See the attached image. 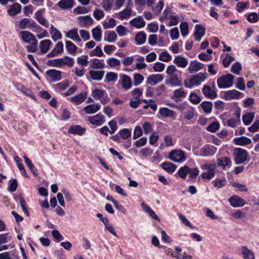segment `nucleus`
I'll list each match as a JSON object with an SVG mask.
<instances>
[{"label": "nucleus", "instance_id": "1", "mask_svg": "<svg viewBox=\"0 0 259 259\" xmlns=\"http://www.w3.org/2000/svg\"><path fill=\"white\" fill-rule=\"evenodd\" d=\"M22 39L26 43L30 45L26 47L28 52L34 53L37 49L38 41L34 34L28 31H22L20 32Z\"/></svg>", "mask_w": 259, "mask_h": 259}, {"label": "nucleus", "instance_id": "2", "mask_svg": "<svg viewBox=\"0 0 259 259\" xmlns=\"http://www.w3.org/2000/svg\"><path fill=\"white\" fill-rule=\"evenodd\" d=\"M206 79L205 73H199L192 75L188 79L184 81V86L186 88L190 89L194 86H198Z\"/></svg>", "mask_w": 259, "mask_h": 259}, {"label": "nucleus", "instance_id": "3", "mask_svg": "<svg viewBox=\"0 0 259 259\" xmlns=\"http://www.w3.org/2000/svg\"><path fill=\"white\" fill-rule=\"evenodd\" d=\"M74 63V60L73 58L68 56H64L61 58L51 59L48 61V64L50 66L56 67H61L64 65L72 67Z\"/></svg>", "mask_w": 259, "mask_h": 259}, {"label": "nucleus", "instance_id": "4", "mask_svg": "<svg viewBox=\"0 0 259 259\" xmlns=\"http://www.w3.org/2000/svg\"><path fill=\"white\" fill-rule=\"evenodd\" d=\"M234 76L228 73L223 75L217 79L218 87L220 89H226L231 87L233 84Z\"/></svg>", "mask_w": 259, "mask_h": 259}, {"label": "nucleus", "instance_id": "5", "mask_svg": "<svg viewBox=\"0 0 259 259\" xmlns=\"http://www.w3.org/2000/svg\"><path fill=\"white\" fill-rule=\"evenodd\" d=\"M233 154L235 158V162L236 164L244 162L246 160L248 156L247 151L240 148L234 149Z\"/></svg>", "mask_w": 259, "mask_h": 259}, {"label": "nucleus", "instance_id": "6", "mask_svg": "<svg viewBox=\"0 0 259 259\" xmlns=\"http://www.w3.org/2000/svg\"><path fill=\"white\" fill-rule=\"evenodd\" d=\"M168 158L175 162H182L186 160L185 152L180 150H173L168 154Z\"/></svg>", "mask_w": 259, "mask_h": 259}, {"label": "nucleus", "instance_id": "7", "mask_svg": "<svg viewBox=\"0 0 259 259\" xmlns=\"http://www.w3.org/2000/svg\"><path fill=\"white\" fill-rule=\"evenodd\" d=\"M19 27L20 29H30L31 28H39L40 26L33 20L28 18H23L19 23Z\"/></svg>", "mask_w": 259, "mask_h": 259}, {"label": "nucleus", "instance_id": "8", "mask_svg": "<svg viewBox=\"0 0 259 259\" xmlns=\"http://www.w3.org/2000/svg\"><path fill=\"white\" fill-rule=\"evenodd\" d=\"M217 147L210 145H206L201 148L200 155L207 157L213 156L217 152Z\"/></svg>", "mask_w": 259, "mask_h": 259}, {"label": "nucleus", "instance_id": "9", "mask_svg": "<svg viewBox=\"0 0 259 259\" xmlns=\"http://www.w3.org/2000/svg\"><path fill=\"white\" fill-rule=\"evenodd\" d=\"M45 12V9H41L34 14V18L37 21V22L41 25L46 28L49 27L48 21L42 16L43 14Z\"/></svg>", "mask_w": 259, "mask_h": 259}, {"label": "nucleus", "instance_id": "10", "mask_svg": "<svg viewBox=\"0 0 259 259\" xmlns=\"http://www.w3.org/2000/svg\"><path fill=\"white\" fill-rule=\"evenodd\" d=\"M230 205L233 207H240L243 206L245 204V201L238 195H234L228 199Z\"/></svg>", "mask_w": 259, "mask_h": 259}, {"label": "nucleus", "instance_id": "11", "mask_svg": "<svg viewBox=\"0 0 259 259\" xmlns=\"http://www.w3.org/2000/svg\"><path fill=\"white\" fill-rule=\"evenodd\" d=\"M120 78L118 82L123 89L127 90L132 88V81L130 76L126 74H121L120 75Z\"/></svg>", "mask_w": 259, "mask_h": 259}, {"label": "nucleus", "instance_id": "12", "mask_svg": "<svg viewBox=\"0 0 259 259\" xmlns=\"http://www.w3.org/2000/svg\"><path fill=\"white\" fill-rule=\"evenodd\" d=\"M77 21L81 27H89L94 22L93 19L89 15L79 16L77 17Z\"/></svg>", "mask_w": 259, "mask_h": 259}, {"label": "nucleus", "instance_id": "13", "mask_svg": "<svg viewBox=\"0 0 259 259\" xmlns=\"http://www.w3.org/2000/svg\"><path fill=\"white\" fill-rule=\"evenodd\" d=\"M163 79V76L160 74H152L149 75L146 81V84L154 86L161 81Z\"/></svg>", "mask_w": 259, "mask_h": 259}, {"label": "nucleus", "instance_id": "14", "mask_svg": "<svg viewBox=\"0 0 259 259\" xmlns=\"http://www.w3.org/2000/svg\"><path fill=\"white\" fill-rule=\"evenodd\" d=\"M194 37L197 41H200L205 33V28L200 24H197L195 27Z\"/></svg>", "mask_w": 259, "mask_h": 259}, {"label": "nucleus", "instance_id": "15", "mask_svg": "<svg viewBox=\"0 0 259 259\" xmlns=\"http://www.w3.org/2000/svg\"><path fill=\"white\" fill-rule=\"evenodd\" d=\"M46 73L54 82L60 81L62 79V72L59 70L50 69L47 71Z\"/></svg>", "mask_w": 259, "mask_h": 259}, {"label": "nucleus", "instance_id": "16", "mask_svg": "<svg viewBox=\"0 0 259 259\" xmlns=\"http://www.w3.org/2000/svg\"><path fill=\"white\" fill-rule=\"evenodd\" d=\"M204 65L197 61H192L189 64L188 70L190 73L193 74L202 69Z\"/></svg>", "mask_w": 259, "mask_h": 259}, {"label": "nucleus", "instance_id": "17", "mask_svg": "<svg viewBox=\"0 0 259 259\" xmlns=\"http://www.w3.org/2000/svg\"><path fill=\"white\" fill-rule=\"evenodd\" d=\"M243 94L236 90H232L226 92L224 94V98L227 100L239 99Z\"/></svg>", "mask_w": 259, "mask_h": 259}, {"label": "nucleus", "instance_id": "18", "mask_svg": "<svg viewBox=\"0 0 259 259\" xmlns=\"http://www.w3.org/2000/svg\"><path fill=\"white\" fill-rule=\"evenodd\" d=\"M202 92L205 97L210 99H214L217 97V92L212 90L211 87L209 85H204L202 89Z\"/></svg>", "mask_w": 259, "mask_h": 259}, {"label": "nucleus", "instance_id": "19", "mask_svg": "<svg viewBox=\"0 0 259 259\" xmlns=\"http://www.w3.org/2000/svg\"><path fill=\"white\" fill-rule=\"evenodd\" d=\"M65 36L68 38L71 39L74 41L77 42H80L81 41V39L78 33L77 28L72 29L66 32Z\"/></svg>", "mask_w": 259, "mask_h": 259}, {"label": "nucleus", "instance_id": "20", "mask_svg": "<svg viewBox=\"0 0 259 259\" xmlns=\"http://www.w3.org/2000/svg\"><path fill=\"white\" fill-rule=\"evenodd\" d=\"M89 120L91 123L96 125H100L105 121L104 116L100 114L92 117H89Z\"/></svg>", "mask_w": 259, "mask_h": 259}, {"label": "nucleus", "instance_id": "21", "mask_svg": "<svg viewBox=\"0 0 259 259\" xmlns=\"http://www.w3.org/2000/svg\"><path fill=\"white\" fill-rule=\"evenodd\" d=\"M130 24L137 28H141L145 26L146 23L142 16L135 18L130 22Z\"/></svg>", "mask_w": 259, "mask_h": 259}, {"label": "nucleus", "instance_id": "22", "mask_svg": "<svg viewBox=\"0 0 259 259\" xmlns=\"http://www.w3.org/2000/svg\"><path fill=\"white\" fill-rule=\"evenodd\" d=\"M173 62L179 67L185 68L188 65V61L181 55L176 56Z\"/></svg>", "mask_w": 259, "mask_h": 259}, {"label": "nucleus", "instance_id": "23", "mask_svg": "<svg viewBox=\"0 0 259 259\" xmlns=\"http://www.w3.org/2000/svg\"><path fill=\"white\" fill-rule=\"evenodd\" d=\"M241 253L244 259H255L254 252L246 246L242 247Z\"/></svg>", "mask_w": 259, "mask_h": 259}, {"label": "nucleus", "instance_id": "24", "mask_svg": "<svg viewBox=\"0 0 259 259\" xmlns=\"http://www.w3.org/2000/svg\"><path fill=\"white\" fill-rule=\"evenodd\" d=\"M101 108L99 104H90L84 107L83 110L87 114H93L99 111Z\"/></svg>", "mask_w": 259, "mask_h": 259}, {"label": "nucleus", "instance_id": "25", "mask_svg": "<svg viewBox=\"0 0 259 259\" xmlns=\"http://www.w3.org/2000/svg\"><path fill=\"white\" fill-rule=\"evenodd\" d=\"M57 5L62 10L68 9L73 7L74 1L73 0H61Z\"/></svg>", "mask_w": 259, "mask_h": 259}, {"label": "nucleus", "instance_id": "26", "mask_svg": "<svg viewBox=\"0 0 259 259\" xmlns=\"http://www.w3.org/2000/svg\"><path fill=\"white\" fill-rule=\"evenodd\" d=\"M86 129L78 125L71 126L68 130V132L71 134L78 135H82L85 131Z\"/></svg>", "mask_w": 259, "mask_h": 259}, {"label": "nucleus", "instance_id": "27", "mask_svg": "<svg viewBox=\"0 0 259 259\" xmlns=\"http://www.w3.org/2000/svg\"><path fill=\"white\" fill-rule=\"evenodd\" d=\"M234 143L237 145L245 146L251 143V140L246 137L242 136L234 139Z\"/></svg>", "mask_w": 259, "mask_h": 259}, {"label": "nucleus", "instance_id": "28", "mask_svg": "<svg viewBox=\"0 0 259 259\" xmlns=\"http://www.w3.org/2000/svg\"><path fill=\"white\" fill-rule=\"evenodd\" d=\"M21 8L22 7L19 4L14 3L11 6L10 9L8 10V12L11 16H15L21 12Z\"/></svg>", "mask_w": 259, "mask_h": 259}, {"label": "nucleus", "instance_id": "29", "mask_svg": "<svg viewBox=\"0 0 259 259\" xmlns=\"http://www.w3.org/2000/svg\"><path fill=\"white\" fill-rule=\"evenodd\" d=\"M159 114L164 117H175V112L168 108H160L159 110Z\"/></svg>", "mask_w": 259, "mask_h": 259}, {"label": "nucleus", "instance_id": "30", "mask_svg": "<svg viewBox=\"0 0 259 259\" xmlns=\"http://www.w3.org/2000/svg\"><path fill=\"white\" fill-rule=\"evenodd\" d=\"M104 71H95L90 70L89 72L90 75L92 79L94 80H101L104 76Z\"/></svg>", "mask_w": 259, "mask_h": 259}, {"label": "nucleus", "instance_id": "31", "mask_svg": "<svg viewBox=\"0 0 259 259\" xmlns=\"http://www.w3.org/2000/svg\"><path fill=\"white\" fill-rule=\"evenodd\" d=\"M87 97V93H81L71 98V101L76 104H79L82 103Z\"/></svg>", "mask_w": 259, "mask_h": 259}, {"label": "nucleus", "instance_id": "32", "mask_svg": "<svg viewBox=\"0 0 259 259\" xmlns=\"http://www.w3.org/2000/svg\"><path fill=\"white\" fill-rule=\"evenodd\" d=\"M170 83L171 85L178 87L181 85V81L177 74L170 75L168 80L165 81V84Z\"/></svg>", "mask_w": 259, "mask_h": 259}, {"label": "nucleus", "instance_id": "33", "mask_svg": "<svg viewBox=\"0 0 259 259\" xmlns=\"http://www.w3.org/2000/svg\"><path fill=\"white\" fill-rule=\"evenodd\" d=\"M187 93L184 91L182 89H179L175 90L173 92L172 98L178 102L180 101L181 98H185L186 96Z\"/></svg>", "mask_w": 259, "mask_h": 259}, {"label": "nucleus", "instance_id": "34", "mask_svg": "<svg viewBox=\"0 0 259 259\" xmlns=\"http://www.w3.org/2000/svg\"><path fill=\"white\" fill-rule=\"evenodd\" d=\"M50 33L52 35V38L55 41H56L57 40L62 38V34L61 32L57 29L55 28L53 25H51Z\"/></svg>", "mask_w": 259, "mask_h": 259}, {"label": "nucleus", "instance_id": "35", "mask_svg": "<svg viewBox=\"0 0 259 259\" xmlns=\"http://www.w3.org/2000/svg\"><path fill=\"white\" fill-rule=\"evenodd\" d=\"M146 34L143 31L139 32L135 36V41L137 45H141L145 42Z\"/></svg>", "mask_w": 259, "mask_h": 259}, {"label": "nucleus", "instance_id": "36", "mask_svg": "<svg viewBox=\"0 0 259 259\" xmlns=\"http://www.w3.org/2000/svg\"><path fill=\"white\" fill-rule=\"evenodd\" d=\"M92 33L93 38L97 41H100L102 37V30L99 26L92 29Z\"/></svg>", "mask_w": 259, "mask_h": 259}, {"label": "nucleus", "instance_id": "37", "mask_svg": "<svg viewBox=\"0 0 259 259\" xmlns=\"http://www.w3.org/2000/svg\"><path fill=\"white\" fill-rule=\"evenodd\" d=\"M51 41L49 39L42 40L40 42V49L42 53H46L50 49Z\"/></svg>", "mask_w": 259, "mask_h": 259}, {"label": "nucleus", "instance_id": "38", "mask_svg": "<svg viewBox=\"0 0 259 259\" xmlns=\"http://www.w3.org/2000/svg\"><path fill=\"white\" fill-rule=\"evenodd\" d=\"M103 60H101L97 58H94L92 60V66L91 68L93 69H102L104 67Z\"/></svg>", "mask_w": 259, "mask_h": 259}, {"label": "nucleus", "instance_id": "39", "mask_svg": "<svg viewBox=\"0 0 259 259\" xmlns=\"http://www.w3.org/2000/svg\"><path fill=\"white\" fill-rule=\"evenodd\" d=\"M65 44L66 48L69 54L73 55L76 53L77 47L72 42L67 40L65 42Z\"/></svg>", "mask_w": 259, "mask_h": 259}, {"label": "nucleus", "instance_id": "40", "mask_svg": "<svg viewBox=\"0 0 259 259\" xmlns=\"http://www.w3.org/2000/svg\"><path fill=\"white\" fill-rule=\"evenodd\" d=\"M254 117V113H247L242 116V120L244 124L248 125L251 123Z\"/></svg>", "mask_w": 259, "mask_h": 259}, {"label": "nucleus", "instance_id": "41", "mask_svg": "<svg viewBox=\"0 0 259 259\" xmlns=\"http://www.w3.org/2000/svg\"><path fill=\"white\" fill-rule=\"evenodd\" d=\"M212 184L214 187L221 188L226 186L227 180L225 178H223V179H216L215 180L212 181Z\"/></svg>", "mask_w": 259, "mask_h": 259}, {"label": "nucleus", "instance_id": "42", "mask_svg": "<svg viewBox=\"0 0 259 259\" xmlns=\"http://www.w3.org/2000/svg\"><path fill=\"white\" fill-rule=\"evenodd\" d=\"M200 106L203 109L206 113H210L212 111V103L211 102L204 101L202 102Z\"/></svg>", "mask_w": 259, "mask_h": 259}, {"label": "nucleus", "instance_id": "43", "mask_svg": "<svg viewBox=\"0 0 259 259\" xmlns=\"http://www.w3.org/2000/svg\"><path fill=\"white\" fill-rule=\"evenodd\" d=\"M69 85V82L68 81L61 82L53 85V87L57 92H61L66 90Z\"/></svg>", "mask_w": 259, "mask_h": 259}, {"label": "nucleus", "instance_id": "44", "mask_svg": "<svg viewBox=\"0 0 259 259\" xmlns=\"http://www.w3.org/2000/svg\"><path fill=\"white\" fill-rule=\"evenodd\" d=\"M195 109L193 107L188 106L184 112V117L187 120H191L194 116Z\"/></svg>", "mask_w": 259, "mask_h": 259}, {"label": "nucleus", "instance_id": "45", "mask_svg": "<svg viewBox=\"0 0 259 259\" xmlns=\"http://www.w3.org/2000/svg\"><path fill=\"white\" fill-rule=\"evenodd\" d=\"M163 169L168 172H174L177 168V166L170 162H163L161 164Z\"/></svg>", "mask_w": 259, "mask_h": 259}, {"label": "nucleus", "instance_id": "46", "mask_svg": "<svg viewBox=\"0 0 259 259\" xmlns=\"http://www.w3.org/2000/svg\"><path fill=\"white\" fill-rule=\"evenodd\" d=\"M231 163L230 158L228 157H224L217 159V164L221 166L225 167L229 165Z\"/></svg>", "mask_w": 259, "mask_h": 259}, {"label": "nucleus", "instance_id": "47", "mask_svg": "<svg viewBox=\"0 0 259 259\" xmlns=\"http://www.w3.org/2000/svg\"><path fill=\"white\" fill-rule=\"evenodd\" d=\"M132 10L131 9L126 8L119 13V17L121 19L128 18L132 15Z\"/></svg>", "mask_w": 259, "mask_h": 259}, {"label": "nucleus", "instance_id": "48", "mask_svg": "<svg viewBox=\"0 0 259 259\" xmlns=\"http://www.w3.org/2000/svg\"><path fill=\"white\" fill-rule=\"evenodd\" d=\"M189 166L184 165L180 168L178 171V175L183 179L185 180L186 178L187 175L188 174Z\"/></svg>", "mask_w": 259, "mask_h": 259}, {"label": "nucleus", "instance_id": "49", "mask_svg": "<svg viewBox=\"0 0 259 259\" xmlns=\"http://www.w3.org/2000/svg\"><path fill=\"white\" fill-rule=\"evenodd\" d=\"M159 59L162 61L168 62L171 60V56L167 52L163 51L160 53Z\"/></svg>", "mask_w": 259, "mask_h": 259}, {"label": "nucleus", "instance_id": "50", "mask_svg": "<svg viewBox=\"0 0 259 259\" xmlns=\"http://www.w3.org/2000/svg\"><path fill=\"white\" fill-rule=\"evenodd\" d=\"M214 169L207 170L206 172L202 173L201 176L203 179L210 180L214 177L215 175Z\"/></svg>", "mask_w": 259, "mask_h": 259}, {"label": "nucleus", "instance_id": "51", "mask_svg": "<svg viewBox=\"0 0 259 259\" xmlns=\"http://www.w3.org/2000/svg\"><path fill=\"white\" fill-rule=\"evenodd\" d=\"M144 79V76L139 73L135 74L134 75V85L138 86L141 83Z\"/></svg>", "mask_w": 259, "mask_h": 259}, {"label": "nucleus", "instance_id": "52", "mask_svg": "<svg viewBox=\"0 0 259 259\" xmlns=\"http://www.w3.org/2000/svg\"><path fill=\"white\" fill-rule=\"evenodd\" d=\"M0 259H19V257L14 254H11L9 252H5L0 253Z\"/></svg>", "mask_w": 259, "mask_h": 259}, {"label": "nucleus", "instance_id": "53", "mask_svg": "<svg viewBox=\"0 0 259 259\" xmlns=\"http://www.w3.org/2000/svg\"><path fill=\"white\" fill-rule=\"evenodd\" d=\"M118 133L123 139H127L131 136V130L128 128H123L120 130Z\"/></svg>", "mask_w": 259, "mask_h": 259}, {"label": "nucleus", "instance_id": "54", "mask_svg": "<svg viewBox=\"0 0 259 259\" xmlns=\"http://www.w3.org/2000/svg\"><path fill=\"white\" fill-rule=\"evenodd\" d=\"M242 69V66L240 63L236 62L232 66L231 71L235 74L239 75Z\"/></svg>", "mask_w": 259, "mask_h": 259}, {"label": "nucleus", "instance_id": "55", "mask_svg": "<svg viewBox=\"0 0 259 259\" xmlns=\"http://www.w3.org/2000/svg\"><path fill=\"white\" fill-rule=\"evenodd\" d=\"M164 7V3L163 1H160L158 2L157 5L154 7H152V10L154 12L155 14H158L162 10Z\"/></svg>", "mask_w": 259, "mask_h": 259}, {"label": "nucleus", "instance_id": "56", "mask_svg": "<svg viewBox=\"0 0 259 259\" xmlns=\"http://www.w3.org/2000/svg\"><path fill=\"white\" fill-rule=\"evenodd\" d=\"M90 55L91 56L101 57L104 55V54L100 47L97 46L95 49L91 51Z\"/></svg>", "mask_w": 259, "mask_h": 259}, {"label": "nucleus", "instance_id": "57", "mask_svg": "<svg viewBox=\"0 0 259 259\" xmlns=\"http://www.w3.org/2000/svg\"><path fill=\"white\" fill-rule=\"evenodd\" d=\"M189 99L194 104H198L201 101V98L195 93H191Z\"/></svg>", "mask_w": 259, "mask_h": 259}, {"label": "nucleus", "instance_id": "58", "mask_svg": "<svg viewBox=\"0 0 259 259\" xmlns=\"http://www.w3.org/2000/svg\"><path fill=\"white\" fill-rule=\"evenodd\" d=\"M182 35L185 36L188 33V24L187 22H182L180 25Z\"/></svg>", "mask_w": 259, "mask_h": 259}, {"label": "nucleus", "instance_id": "59", "mask_svg": "<svg viewBox=\"0 0 259 259\" xmlns=\"http://www.w3.org/2000/svg\"><path fill=\"white\" fill-rule=\"evenodd\" d=\"M199 173V169L197 168H190L189 167L188 175L191 179H195L198 176Z\"/></svg>", "mask_w": 259, "mask_h": 259}, {"label": "nucleus", "instance_id": "60", "mask_svg": "<svg viewBox=\"0 0 259 259\" xmlns=\"http://www.w3.org/2000/svg\"><path fill=\"white\" fill-rule=\"evenodd\" d=\"M105 91L101 90L99 89H95L92 92V97L97 100H99V99L103 96V94L105 93Z\"/></svg>", "mask_w": 259, "mask_h": 259}, {"label": "nucleus", "instance_id": "61", "mask_svg": "<svg viewBox=\"0 0 259 259\" xmlns=\"http://www.w3.org/2000/svg\"><path fill=\"white\" fill-rule=\"evenodd\" d=\"M88 58V55H84L81 57H78L77 59V62L79 65L84 66H87L89 63Z\"/></svg>", "mask_w": 259, "mask_h": 259}, {"label": "nucleus", "instance_id": "62", "mask_svg": "<svg viewBox=\"0 0 259 259\" xmlns=\"http://www.w3.org/2000/svg\"><path fill=\"white\" fill-rule=\"evenodd\" d=\"M164 67H165V65L164 63L159 62H157L154 64V65L153 67V68L154 71L158 72H161L164 70Z\"/></svg>", "mask_w": 259, "mask_h": 259}, {"label": "nucleus", "instance_id": "63", "mask_svg": "<svg viewBox=\"0 0 259 259\" xmlns=\"http://www.w3.org/2000/svg\"><path fill=\"white\" fill-rule=\"evenodd\" d=\"M113 0H103L102 3L103 8L106 11L110 10L112 9Z\"/></svg>", "mask_w": 259, "mask_h": 259}, {"label": "nucleus", "instance_id": "64", "mask_svg": "<svg viewBox=\"0 0 259 259\" xmlns=\"http://www.w3.org/2000/svg\"><path fill=\"white\" fill-rule=\"evenodd\" d=\"M117 38L116 34L114 31H110L108 34L107 37H105V41L111 42L114 41Z\"/></svg>", "mask_w": 259, "mask_h": 259}]
</instances>
